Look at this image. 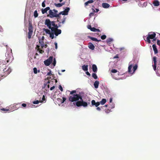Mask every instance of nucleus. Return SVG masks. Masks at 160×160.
Segmentation results:
<instances>
[{
  "label": "nucleus",
  "mask_w": 160,
  "mask_h": 160,
  "mask_svg": "<svg viewBox=\"0 0 160 160\" xmlns=\"http://www.w3.org/2000/svg\"><path fill=\"white\" fill-rule=\"evenodd\" d=\"M153 61L154 63L153 65H157V58L156 57H153Z\"/></svg>",
  "instance_id": "bb28decb"
},
{
  "label": "nucleus",
  "mask_w": 160,
  "mask_h": 160,
  "mask_svg": "<svg viewBox=\"0 0 160 160\" xmlns=\"http://www.w3.org/2000/svg\"><path fill=\"white\" fill-rule=\"evenodd\" d=\"M6 68H5V69H3V71L4 72H6L7 70H6Z\"/></svg>",
  "instance_id": "774afa93"
},
{
  "label": "nucleus",
  "mask_w": 160,
  "mask_h": 160,
  "mask_svg": "<svg viewBox=\"0 0 160 160\" xmlns=\"http://www.w3.org/2000/svg\"><path fill=\"white\" fill-rule=\"evenodd\" d=\"M53 10H50L49 11V14L47 16L51 18L53 17L57 18L58 21H59L58 20H60L61 19V16H59V14H56V13H54V12H53Z\"/></svg>",
  "instance_id": "20e7f679"
},
{
  "label": "nucleus",
  "mask_w": 160,
  "mask_h": 160,
  "mask_svg": "<svg viewBox=\"0 0 160 160\" xmlns=\"http://www.w3.org/2000/svg\"><path fill=\"white\" fill-rule=\"evenodd\" d=\"M110 111L109 109L105 110V112L106 113H108L110 112Z\"/></svg>",
  "instance_id": "603ef678"
},
{
  "label": "nucleus",
  "mask_w": 160,
  "mask_h": 160,
  "mask_svg": "<svg viewBox=\"0 0 160 160\" xmlns=\"http://www.w3.org/2000/svg\"><path fill=\"white\" fill-rule=\"evenodd\" d=\"M96 12H98V11H99V9H97V8H96Z\"/></svg>",
  "instance_id": "338daca9"
},
{
  "label": "nucleus",
  "mask_w": 160,
  "mask_h": 160,
  "mask_svg": "<svg viewBox=\"0 0 160 160\" xmlns=\"http://www.w3.org/2000/svg\"><path fill=\"white\" fill-rule=\"evenodd\" d=\"M56 61L55 59L54 58V61H53V62L52 63L54 66H55V65L56 64Z\"/></svg>",
  "instance_id": "37998d69"
},
{
  "label": "nucleus",
  "mask_w": 160,
  "mask_h": 160,
  "mask_svg": "<svg viewBox=\"0 0 160 160\" xmlns=\"http://www.w3.org/2000/svg\"><path fill=\"white\" fill-rule=\"evenodd\" d=\"M94 2L93 0H90L88 1L87 2H85L84 3V5L85 6H87L88 5L89 3H93Z\"/></svg>",
  "instance_id": "4be33fe9"
},
{
  "label": "nucleus",
  "mask_w": 160,
  "mask_h": 160,
  "mask_svg": "<svg viewBox=\"0 0 160 160\" xmlns=\"http://www.w3.org/2000/svg\"><path fill=\"white\" fill-rule=\"evenodd\" d=\"M156 65H153L152 66L154 71H156Z\"/></svg>",
  "instance_id": "49530a36"
},
{
  "label": "nucleus",
  "mask_w": 160,
  "mask_h": 160,
  "mask_svg": "<svg viewBox=\"0 0 160 160\" xmlns=\"http://www.w3.org/2000/svg\"><path fill=\"white\" fill-rule=\"evenodd\" d=\"M55 21H51L49 19L45 20V24L47 27L51 29V31L48 29L43 28V30L47 34H49L50 37L52 39L60 34L62 32L61 29H58L59 27L61 26V25H58L55 23Z\"/></svg>",
  "instance_id": "f257e3e1"
},
{
  "label": "nucleus",
  "mask_w": 160,
  "mask_h": 160,
  "mask_svg": "<svg viewBox=\"0 0 160 160\" xmlns=\"http://www.w3.org/2000/svg\"><path fill=\"white\" fill-rule=\"evenodd\" d=\"M113 41L112 38H109L107 39L106 42L107 43L110 44V43Z\"/></svg>",
  "instance_id": "393cba45"
},
{
  "label": "nucleus",
  "mask_w": 160,
  "mask_h": 160,
  "mask_svg": "<svg viewBox=\"0 0 160 160\" xmlns=\"http://www.w3.org/2000/svg\"><path fill=\"white\" fill-rule=\"evenodd\" d=\"M157 44L158 45L160 46V40H158L157 42Z\"/></svg>",
  "instance_id": "5fc2aeb1"
},
{
  "label": "nucleus",
  "mask_w": 160,
  "mask_h": 160,
  "mask_svg": "<svg viewBox=\"0 0 160 160\" xmlns=\"http://www.w3.org/2000/svg\"><path fill=\"white\" fill-rule=\"evenodd\" d=\"M55 45V48L56 49H57L58 48V44L57 42H55L54 43Z\"/></svg>",
  "instance_id": "3c124183"
},
{
  "label": "nucleus",
  "mask_w": 160,
  "mask_h": 160,
  "mask_svg": "<svg viewBox=\"0 0 160 160\" xmlns=\"http://www.w3.org/2000/svg\"><path fill=\"white\" fill-rule=\"evenodd\" d=\"M39 103V101L38 100L34 101L33 102V103L34 104H38Z\"/></svg>",
  "instance_id": "ea45409f"
},
{
  "label": "nucleus",
  "mask_w": 160,
  "mask_h": 160,
  "mask_svg": "<svg viewBox=\"0 0 160 160\" xmlns=\"http://www.w3.org/2000/svg\"><path fill=\"white\" fill-rule=\"evenodd\" d=\"M69 10L70 8H67L65 10L59 13V16L61 14H62V15H67L68 14V12H69Z\"/></svg>",
  "instance_id": "0eeeda50"
},
{
  "label": "nucleus",
  "mask_w": 160,
  "mask_h": 160,
  "mask_svg": "<svg viewBox=\"0 0 160 160\" xmlns=\"http://www.w3.org/2000/svg\"><path fill=\"white\" fill-rule=\"evenodd\" d=\"M106 35H104L101 36V38L102 40H104L106 38Z\"/></svg>",
  "instance_id": "72a5a7b5"
},
{
  "label": "nucleus",
  "mask_w": 160,
  "mask_h": 160,
  "mask_svg": "<svg viewBox=\"0 0 160 160\" xmlns=\"http://www.w3.org/2000/svg\"><path fill=\"white\" fill-rule=\"evenodd\" d=\"M138 68V65L137 64H136L135 66H134L133 67V72L132 73H133Z\"/></svg>",
  "instance_id": "c756f323"
},
{
  "label": "nucleus",
  "mask_w": 160,
  "mask_h": 160,
  "mask_svg": "<svg viewBox=\"0 0 160 160\" xmlns=\"http://www.w3.org/2000/svg\"><path fill=\"white\" fill-rule=\"evenodd\" d=\"M147 35L151 39H152L155 38L156 34L154 32H150L148 33Z\"/></svg>",
  "instance_id": "9d476101"
},
{
  "label": "nucleus",
  "mask_w": 160,
  "mask_h": 160,
  "mask_svg": "<svg viewBox=\"0 0 160 160\" xmlns=\"http://www.w3.org/2000/svg\"><path fill=\"white\" fill-rule=\"evenodd\" d=\"M102 7L104 8H108L110 7V5L108 3H103L102 4Z\"/></svg>",
  "instance_id": "2eb2a0df"
},
{
  "label": "nucleus",
  "mask_w": 160,
  "mask_h": 160,
  "mask_svg": "<svg viewBox=\"0 0 160 160\" xmlns=\"http://www.w3.org/2000/svg\"><path fill=\"white\" fill-rule=\"evenodd\" d=\"M33 72L35 74H37V70L36 68H33Z\"/></svg>",
  "instance_id": "c9c22d12"
},
{
  "label": "nucleus",
  "mask_w": 160,
  "mask_h": 160,
  "mask_svg": "<svg viewBox=\"0 0 160 160\" xmlns=\"http://www.w3.org/2000/svg\"><path fill=\"white\" fill-rule=\"evenodd\" d=\"M28 32H33V28L32 23L29 22L28 25Z\"/></svg>",
  "instance_id": "ddd939ff"
},
{
  "label": "nucleus",
  "mask_w": 160,
  "mask_h": 160,
  "mask_svg": "<svg viewBox=\"0 0 160 160\" xmlns=\"http://www.w3.org/2000/svg\"><path fill=\"white\" fill-rule=\"evenodd\" d=\"M97 108H96V109L98 110V111H100L101 110V108L99 107H97Z\"/></svg>",
  "instance_id": "4d7b16f0"
},
{
  "label": "nucleus",
  "mask_w": 160,
  "mask_h": 160,
  "mask_svg": "<svg viewBox=\"0 0 160 160\" xmlns=\"http://www.w3.org/2000/svg\"><path fill=\"white\" fill-rule=\"evenodd\" d=\"M88 37L91 40H92L93 41H95L98 42H100V41H101V39L98 40L96 38H93V37H92L91 36H89V37Z\"/></svg>",
  "instance_id": "f3484780"
},
{
  "label": "nucleus",
  "mask_w": 160,
  "mask_h": 160,
  "mask_svg": "<svg viewBox=\"0 0 160 160\" xmlns=\"http://www.w3.org/2000/svg\"><path fill=\"white\" fill-rule=\"evenodd\" d=\"M107 100L106 99L103 98L102 99V100L100 102H100V103L102 105H104L106 102Z\"/></svg>",
  "instance_id": "5701e85b"
},
{
  "label": "nucleus",
  "mask_w": 160,
  "mask_h": 160,
  "mask_svg": "<svg viewBox=\"0 0 160 160\" xmlns=\"http://www.w3.org/2000/svg\"><path fill=\"white\" fill-rule=\"evenodd\" d=\"M3 31V29L2 28V27L0 26V32Z\"/></svg>",
  "instance_id": "052dcab7"
},
{
  "label": "nucleus",
  "mask_w": 160,
  "mask_h": 160,
  "mask_svg": "<svg viewBox=\"0 0 160 160\" xmlns=\"http://www.w3.org/2000/svg\"><path fill=\"white\" fill-rule=\"evenodd\" d=\"M38 50L39 51V52L40 53H42L44 52V51L41 49H40L39 48L38 49Z\"/></svg>",
  "instance_id": "58836bf2"
},
{
  "label": "nucleus",
  "mask_w": 160,
  "mask_h": 160,
  "mask_svg": "<svg viewBox=\"0 0 160 160\" xmlns=\"http://www.w3.org/2000/svg\"><path fill=\"white\" fill-rule=\"evenodd\" d=\"M59 88L61 91L62 92L63 91L61 85H59Z\"/></svg>",
  "instance_id": "a19ab883"
},
{
  "label": "nucleus",
  "mask_w": 160,
  "mask_h": 160,
  "mask_svg": "<svg viewBox=\"0 0 160 160\" xmlns=\"http://www.w3.org/2000/svg\"><path fill=\"white\" fill-rule=\"evenodd\" d=\"M132 67V64H130L128 67V72L129 73H131L132 72L131 69Z\"/></svg>",
  "instance_id": "b1692460"
},
{
  "label": "nucleus",
  "mask_w": 160,
  "mask_h": 160,
  "mask_svg": "<svg viewBox=\"0 0 160 160\" xmlns=\"http://www.w3.org/2000/svg\"><path fill=\"white\" fill-rule=\"evenodd\" d=\"M58 99L60 100V101L61 103H63L66 99V98L65 97L62 98V100L61 99H60V98H58Z\"/></svg>",
  "instance_id": "c85d7f7f"
},
{
  "label": "nucleus",
  "mask_w": 160,
  "mask_h": 160,
  "mask_svg": "<svg viewBox=\"0 0 160 160\" xmlns=\"http://www.w3.org/2000/svg\"><path fill=\"white\" fill-rule=\"evenodd\" d=\"M89 48L92 50H93L94 49L95 47L94 45L91 42H89L88 44Z\"/></svg>",
  "instance_id": "dca6fc26"
},
{
  "label": "nucleus",
  "mask_w": 160,
  "mask_h": 160,
  "mask_svg": "<svg viewBox=\"0 0 160 160\" xmlns=\"http://www.w3.org/2000/svg\"><path fill=\"white\" fill-rule=\"evenodd\" d=\"M100 102H96L95 100H93L91 101V105L92 106L95 105L96 107H98L99 105Z\"/></svg>",
  "instance_id": "9b49d317"
},
{
  "label": "nucleus",
  "mask_w": 160,
  "mask_h": 160,
  "mask_svg": "<svg viewBox=\"0 0 160 160\" xmlns=\"http://www.w3.org/2000/svg\"><path fill=\"white\" fill-rule=\"evenodd\" d=\"M76 105L78 107L83 106L84 107H86L88 106V103L87 102H84L82 98L80 101H78L76 103Z\"/></svg>",
  "instance_id": "39448f33"
},
{
  "label": "nucleus",
  "mask_w": 160,
  "mask_h": 160,
  "mask_svg": "<svg viewBox=\"0 0 160 160\" xmlns=\"http://www.w3.org/2000/svg\"><path fill=\"white\" fill-rule=\"evenodd\" d=\"M53 57L50 56L48 59L44 61V64L47 66H49L53 60Z\"/></svg>",
  "instance_id": "423d86ee"
},
{
  "label": "nucleus",
  "mask_w": 160,
  "mask_h": 160,
  "mask_svg": "<svg viewBox=\"0 0 160 160\" xmlns=\"http://www.w3.org/2000/svg\"><path fill=\"white\" fill-rule=\"evenodd\" d=\"M118 58V55H117L115 56L114 57V58Z\"/></svg>",
  "instance_id": "680f3d73"
},
{
  "label": "nucleus",
  "mask_w": 160,
  "mask_h": 160,
  "mask_svg": "<svg viewBox=\"0 0 160 160\" xmlns=\"http://www.w3.org/2000/svg\"><path fill=\"white\" fill-rule=\"evenodd\" d=\"M96 28H95L93 27L91 29V31L92 32H95Z\"/></svg>",
  "instance_id": "c03bdc74"
},
{
  "label": "nucleus",
  "mask_w": 160,
  "mask_h": 160,
  "mask_svg": "<svg viewBox=\"0 0 160 160\" xmlns=\"http://www.w3.org/2000/svg\"><path fill=\"white\" fill-rule=\"evenodd\" d=\"M152 3L155 6H158L159 5V2L157 0H154Z\"/></svg>",
  "instance_id": "a211bd4d"
},
{
  "label": "nucleus",
  "mask_w": 160,
  "mask_h": 160,
  "mask_svg": "<svg viewBox=\"0 0 160 160\" xmlns=\"http://www.w3.org/2000/svg\"><path fill=\"white\" fill-rule=\"evenodd\" d=\"M53 11L54 12V13H56V14H58V11L57 10H55V9H53Z\"/></svg>",
  "instance_id": "79ce46f5"
},
{
  "label": "nucleus",
  "mask_w": 160,
  "mask_h": 160,
  "mask_svg": "<svg viewBox=\"0 0 160 160\" xmlns=\"http://www.w3.org/2000/svg\"><path fill=\"white\" fill-rule=\"evenodd\" d=\"M99 83V82L98 81H96L95 82L94 86L95 88H98Z\"/></svg>",
  "instance_id": "6ab92c4d"
},
{
  "label": "nucleus",
  "mask_w": 160,
  "mask_h": 160,
  "mask_svg": "<svg viewBox=\"0 0 160 160\" xmlns=\"http://www.w3.org/2000/svg\"><path fill=\"white\" fill-rule=\"evenodd\" d=\"M109 100H109L110 101V102H112V98H110Z\"/></svg>",
  "instance_id": "69168bd1"
},
{
  "label": "nucleus",
  "mask_w": 160,
  "mask_h": 160,
  "mask_svg": "<svg viewBox=\"0 0 160 160\" xmlns=\"http://www.w3.org/2000/svg\"><path fill=\"white\" fill-rule=\"evenodd\" d=\"M86 73L89 76H90L91 75V74H90V73L89 72H88V71H87L86 72Z\"/></svg>",
  "instance_id": "6e6d98bb"
},
{
  "label": "nucleus",
  "mask_w": 160,
  "mask_h": 160,
  "mask_svg": "<svg viewBox=\"0 0 160 160\" xmlns=\"http://www.w3.org/2000/svg\"><path fill=\"white\" fill-rule=\"evenodd\" d=\"M22 106L24 108L26 107L27 104L26 103H23L22 104Z\"/></svg>",
  "instance_id": "8fccbe9b"
},
{
  "label": "nucleus",
  "mask_w": 160,
  "mask_h": 160,
  "mask_svg": "<svg viewBox=\"0 0 160 160\" xmlns=\"http://www.w3.org/2000/svg\"><path fill=\"white\" fill-rule=\"evenodd\" d=\"M42 99V101H44L45 99V96L44 95L43 96Z\"/></svg>",
  "instance_id": "13d9d810"
},
{
  "label": "nucleus",
  "mask_w": 160,
  "mask_h": 160,
  "mask_svg": "<svg viewBox=\"0 0 160 160\" xmlns=\"http://www.w3.org/2000/svg\"><path fill=\"white\" fill-rule=\"evenodd\" d=\"M82 99V96L80 94H75L69 96V100L70 101L73 102L78 101L79 100Z\"/></svg>",
  "instance_id": "7ed1b4c3"
},
{
  "label": "nucleus",
  "mask_w": 160,
  "mask_h": 160,
  "mask_svg": "<svg viewBox=\"0 0 160 160\" xmlns=\"http://www.w3.org/2000/svg\"><path fill=\"white\" fill-rule=\"evenodd\" d=\"M152 47L153 51H154V53L155 54H157L158 53V50L156 47V46L155 44H153L152 45Z\"/></svg>",
  "instance_id": "4468645a"
},
{
  "label": "nucleus",
  "mask_w": 160,
  "mask_h": 160,
  "mask_svg": "<svg viewBox=\"0 0 160 160\" xmlns=\"http://www.w3.org/2000/svg\"><path fill=\"white\" fill-rule=\"evenodd\" d=\"M111 72L112 73H111V76L112 78L116 80H118V79L115 76V74L114 73H115L117 72H118L115 69H112L111 71Z\"/></svg>",
  "instance_id": "6e6552de"
},
{
  "label": "nucleus",
  "mask_w": 160,
  "mask_h": 160,
  "mask_svg": "<svg viewBox=\"0 0 160 160\" xmlns=\"http://www.w3.org/2000/svg\"><path fill=\"white\" fill-rule=\"evenodd\" d=\"M76 90H73L71 91L70 92V94L73 95L74 94V93H76Z\"/></svg>",
  "instance_id": "f704fd0d"
},
{
  "label": "nucleus",
  "mask_w": 160,
  "mask_h": 160,
  "mask_svg": "<svg viewBox=\"0 0 160 160\" xmlns=\"http://www.w3.org/2000/svg\"><path fill=\"white\" fill-rule=\"evenodd\" d=\"M34 16L35 18H37L38 16V14L37 10H35L34 12Z\"/></svg>",
  "instance_id": "7c9ffc66"
},
{
  "label": "nucleus",
  "mask_w": 160,
  "mask_h": 160,
  "mask_svg": "<svg viewBox=\"0 0 160 160\" xmlns=\"http://www.w3.org/2000/svg\"><path fill=\"white\" fill-rule=\"evenodd\" d=\"M49 10H50V8L49 7H47L44 9L42 8L41 9L42 12L43 14L47 13V11Z\"/></svg>",
  "instance_id": "f8f14e48"
},
{
  "label": "nucleus",
  "mask_w": 160,
  "mask_h": 160,
  "mask_svg": "<svg viewBox=\"0 0 160 160\" xmlns=\"http://www.w3.org/2000/svg\"><path fill=\"white\" fill-rule=\"evenodd\" d=\"M45 1L44 0L43 2H42V6L43 7V8H44L46 6H45Z\"/></svg>",
  "instance_id": "e433bc0d"
},
{
  "label": "nucleus",
  "mask_w": 160,
  "mask_h": 160,
  "mask_svg": "<svg viewBox=\"0 0 160 160\" xmlns=\"http://www.w3.org/2000/svg\"><path fill=\"white\" fill-rule=\"evenodd\" d=\"M55 88V87L54 86H53L50 88V90H52L53 89H54Z\"/></svg>",
  "instance_id": "bf43d9fd"
},
{
  "label": "nucleus",
  "mask_w": 160,
  "mask_h": 160,
  "mask_svg": "<svg viewBox=\"0 0 160 160\" xmlns=\"http://www.w3.org/2000/svg\"><path fill=\"white\" fill-rule=\"evenodd\" d=\"M95 32H100V30L99 29H97V28H96Z\"/></svg>",
  "instance_id": "e2e57ef3"
},
{
  "label": "nucleus",
  "mask_w": 160,
  "mask_h": 160,
  "mask_svg": "<svg viewBox=\"0 0 160 160\" xmlns=\"http://www.w3.org/2000/svg\"><path fill=\"white\" fill-rule=\"evenodd\" d=\"M92 77L95 79H96L98 78L96 74L95 73H93L92 74Z\"/></svg>",
  "instance_id": "2f4dec72"
},
{
  "label": "nucleus",
  "mask_w": 160,
  "mask_h": 160,
  "mask_svg": "<svg viewBox=\"0 0 160 160\" xmlns=\"http://www.w3.org/2000/svg\"><path fill=\"white\" fill-rule=\"evenodd\" d=\"M52 74L51 73V71H50L49 72H48L47 74V75H48V76H52Z\"/></svg>",
  "instance_id": "a18cd8bd"
},
{
  "label": "nucleus",
  "mask_w": 160,
  "mask_h": 160,
  "mask_svg": "<svg viewBox=\"0 0 160 160\" xmlns=\"http://www.w3.org/2000/svg\"><path fill=\"white\" fill-rule=\"evenodd\" d=\"M87 28L91 30V29L92 28V27L91 25H88L87 26Z\"/></svg>",
  "instance_id": "864d4df0"
},
{
  "label": "nucleus",
  "mask_w": 160,
  "mask_h": 160,
  "mask_svg": "<svg viewBox=\"0 0 160 160\" xmlns=\"http://www.w3.org/2000/svg\"><path fill=\"white\" fill-rule=\"evenodd\" d=\"M150 38H149L148 37V36H147V37L146 38V39H145L144 38V40L145 41H147L148 43H151V40H150Z\"/></svg>",
  "instance_id": "cd10ccee"
},
{
  "label": "nucleus",
  "mask_w": 160,
  "mask_h": 160,
  "mask_svg": "<svg viewBox=\"0 0 160 160\" xmlns=\"http://www.w3.org/2000/svg\"><path fill=\"white\" fill-rule=\"evenodd\" d=\"M6 47L8 50L10 52H6L5 56L6 57V60L7 63L11 62L13 59L12 53V49L8 48V47L6 45Z\"/></svg>",
  "instance_id": "f03ea898"
},
{
  "label": "nucleus",
  "mask_w": 160,
  "mask_h": 160,
  "mask_svg": "<svg viewBox=\"0 0 160 160\" xmlns=\"http://www.w3.org/2000/svg\"><path fill=\"white\" fill-rule=\"evenodd\" d=\"M92 71L94 72H96L97 71V68L96 65L95 64H93L92 66Z\"/></svg>",
  "instance_id": "aec40b11"
},
{
  "label": "nucleus",
  "mask_w": 160,
  "mask_h": 160,
  "mask_svg": "<svg viewBox=\"0 0 160 160\" xmlns=\"http://www.w3.org/2000/svg\"><path fill=\"white\" fill-rule=\"evenodd\" d=\"M94 15V13H93V12H91L89 14V16H90V17H91L92 16H93Z\"/></svg>",
  "instance_id": "09e8293b"
},
{
  "label": "nucleus",
  "mask_w": 160,
  "mask_h": 160,
  "mask_svg": "<svg viewBox=\"0 0 160 160\" xmlns=\"http://www.w3.org/2000/svg\"><path fill=\"white\" fill-rule=\"evenodd\" d=\"M92 12H93V13L94 14V13L96 12L95 10L94 9H92Z\"/></svg>",
  "instance_id": "0e129e2a"
},
{
  "label": "nucleus",
  "mask_w": 160,
  "mask_h": 160,
  "mask_svg": "<svg viewBox=\"0 0 160 160\" xmlns=\"http://www.w3.org/2000/svg\"><path fill=\"white\" fill-rule=\"evenodd\" d=\"M88 65H84L82 67V69L84 71H87L88 70Z\"/></svg>",
  "instance_id": "412c9836"
},
{
  "label": "nucleus",
  "mask_w": 160,
  "mask_h": 160,
  "mask_svg": "<svg viewBox=\"0 0 160 160\" xmlns=\"http://www.w3.org/2000/svg\"><path fill=\"white\" fill-rule=\"evenodd\" d=\"M66 18L64 16L62 18H61V19H60V20H58L59 21H57L58 22H59L58 25H61V23L62 24H64L66 21Z\"/></svg>",
  "instance_id": "1a4fd4ad"
},
{
  "label": "nucleus",
  "mask_w": 160,
  "mask_h": 160,
  "mask_svg": "<svg viewBox=\"0 0 160 160\" xmlns=\"http://www.w3.org/2000/svg\"><path fill=\"white\" fill-rule=\"evenodd\" d=\"M32 32H28V39H30L32 34Z\"/></svg>",
  "instance_id": "a878e982"
},
{
  "label": "nucleus",
  "mask_w": 160,
  "mask_h": 160,
  "mask_svg": "<svg viewBox=\"0 0 160 160\" xmlns=\"http://www.w3.org/2000/svg\"><path fill=\"white\" fill-rule=\"evenodd\" d=\"M54 5L55 6L57 7H60L62 6V5L61 4V3H55L54 4Z\"/></svg>",
  "instance_id": "473e14b6"
},
{
  "label": "nucleus",
  "mask_w": 160,
  "mask_h": 160,
  "mask_svg": "<svg viewBox=\"0 0 160 160\" xmlns=\"http://www.w3.org/2000/svg\"><path fill=\"white\" fill-rule=\"evenodd\" d=\"M41 45L42 48L43 47H44V45H43L42 44V43H43V41H40V40L39 41Z\"/></svg>",
  "instance_id": "de8ad7c7"
},
{
  "label": "nucleus",
  "mask_w": 160,
  "mask_h": 160,
  "mask_svg": "<svg viewBox=\"0 0 160 160\" xmlns=\"http://www.w3.org/2000/svg\"><path fill=\"white\" fill-rule=\"evenodd\" d=\"M1 110H2V111H9V109H5V108H1Z\"/></svg>",
  "instance_id": "4c0bfd02"
}]
</instances>
